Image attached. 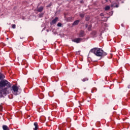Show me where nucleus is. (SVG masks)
Here are the masks:
<instances>
[{
    "instance_id": "obj_1",
    "label": "nucleus",
    "mask_w": 130,
    "mask_h": 130,
    "mask_svg": "<svg viewBox=\"0 0 130 130\" xmlns=\"http://www.w3.org/2000/svg\"><path fill=\"white\" fill-rule=\"evenodd\" d=\"M12 85L7 80H3L0 81V97L1 98L6 96L7 94H10L11 91L14 95H17L18 93L17 92L18 91V86L16 85L12 86V89L11 88ZM10 88H11L10 89Z\"/></svg>"
},
{
    "instance_id": "obj_2",
    "label": "nucleus",
    "mask_w": 130,
    "mask_h": 130,
    "mask_svg": "<svg viewBox=\"0 0 130 130\" xmlns=\"http://www.w3.org/2000/svg\"><path fill=\"white\" fill-rule=\"evenodd\" d=\"M90 52L94 53L95 55L99 57L105 56V55H107V53L105 52L103 50L99 48H94L93 49H91Z\"/></svg>"
},
{
    "instance_id": "obj_3",
    "label": "nucleus",
    "mask_w": 130,
    "mask_h": 130,
    "mask_svg": "<svg viewBox=\"0 0 130 130\" xmlns=\"http://www.w3.org/2000/svg\"><path fill=\"white\" fill-rule=\"evenodd\" d=\"M83 39L82 38H76L72 40L73 42H75L76 43H80V42H82Z\"/></svg>"
},
{
    "instance_id": "obj_4",
    "label": "nucleus",
    "mask_w": 130,
    "mask_h": 130,
    "mask_svg": "<svg viewBox=\"0 0 130 130\" xmlns=\"http://www.w3.org/2000/svg\"><path fill=\"white\" fill-rule=\"evenodd\" d=\"M57 20H58V18L55 17V19H54L51 23V25H54V24H56V22H57Z\"/></svg>"
},
{
    "instance_id": "obj_5",
    "label": "nucleus",
    "mask_w": 130,
    "mask_h": 130,
    "mask_svg": "<svg viewBox=\"0 0 130 130\" xmlns=\"http://www.w3.org/2000/svg\"><path fill=\"white\" fill-rule=\"evenodd\" d=\"M84 36H85V32H84L83 30H81L79 34V37H84Z\"/></svg>"
},
{
    "instance_id": "obj_6",
    "label": "nucleus",
    "mask_w": 130,
    "mask_h": 130,
    "mask_svg": "<svg viewBox=\"0 0 130 130\" xmlns=\"http://www.w3.org/2000/svg\"><path fill=\"white\" fill-rule=\"evenodd\" d=\"M79 23H80V20H77L73 22L72 25H73V26H76V25H78V24H79Z\"/></svg>"
},
{
    "instance_id": "obj_7",
    "label": "nucleus",
    "mask_w": 130,
    "mask_h": 130,
    "mask_svg": "<svg viewBox=\"0 0 130 130\" xmlns=\"http://www.w3.org/2000/svg\"><path fill=\"white\" fill-rule=\"evenodd\" d=\"M6 77L5 76V75L4 74L0 73V80H4Z\"/></svg>"
},
{
    "instance_id": "obj_8",
    "label": "nucleus",
    "mask_w": 130,
    "mask_h": 130,
    "mask_svg": "<svg viewBox=\"0 0 130 130\" xmlns=\"http://www.w3.org/2000/svg\"><path fill=\"white\" fill-rule=\"evenodd\" d=\"M43 9H44L43 7L41 6L40 7L38 8L37 11L40 13V12H42V11H43Z\"/></svg>"
},
{
    "instance_id": "obj_9",
    "label": "nucleus",
    "mask_w": 130,
    "mask_h": 130,
    "mask_svg": "<svg viewBox=\"0 0 130 130\" xmlns=\"http://www.w3.org/2000/svg\"><path fill=\"white\" fill-rule=\"evenodd\" d=\"M34 125L35 126L34 130H37L38 129V123L35 122L34 124Z\"/></svg>"
},
{
    "instance_id": "obj_10",
    "label": "nucleus",
    "mask_w": 130,
    "mask_h": 130,
    "mask_svg": "<svg viewBox=\"0 0 130 130\" xmlns=\"http://www.w3.org/2000/svg\"><path fill=\"white\" fill-rule=\"evenodd\" d=\"M3 128L4 130H10V129L9 128V127L6 125H4L3 126Z\"/></svg>"
},
{
    "instance_id": "obj_11",
    "label": "nucleus",
    "mask_w": 130,
    "mask_h": 130,
    "mask_svg": "<svg viewBox=\"0 0 130 130\" xmlns=\"http://www.w3.org/2000/svg\"><path fill=\"white\" fill-rule=\"evenodd\" d=\"M80 17H81V18H84V17H85V14H83V13H80L79 14Z\"/></svg>"
},
{
    "instance_id": "obj_12",
    "label": "nucleus",
    "mask_w": 130,
    "mask_h": 130,
    "mask_svg": "<svg viewBox=\"0 0 130 130\" xmlns=\"http://www.w3.org/2000/svg\"><path fill=\"white\" fill-rule=\"evenodd\" d=\"M43 15H44V13H40L39 15V18H42L43 17Z\"/></svg>"
},
{
    "instance_id": "obj_13",
    "label": "nucleus",
    "mask_w": 130,
    "mask_h": 130,
    "mask_svg": "<svg viewBox=\"0 0 130 130\" xmlns=\"http://www.w3.org/2000/svg\"><path fill=\"white\" fill-rule=\"evenodd\" d=\"M89 79L87 78H85L82 79V82H86V81H88Z\"/></svg>"
},
{
    "instance_id": "obj_14",
    "label": "nucleus",
    "mask_w": 130,
    "mask_h": 130,
    "mask_svg": "<svg viewBox=\"0 0 130 130\" xmlns=\"http://www.w3.org/2000/svg\"><path fill=\"white\" fill-rule=\"evenodd\" d=\"M110 9V7L109 6H106L105 8V11H108Z\"/></svg>"
},
{
    "instance_id": "obj_15",
    "label": "nucleus",
    "mask_w": 130,
    "mask_h": 130,
    "mask_svg": "<svg viewBox=\"0 0 130 130\" xmlns=\"http://www.w3.org/2000/svg\"><path fill=\"white\" fill-rule=\"evenodd\" d=\"M91 28H92V25H89L88 27V31H90V30H91Z\"/></svg>"
},
{
    "instance_id": "obj_16",
    "label": "nucleus",
    "mask_w": 130,
    "mask_h": 130,
    "mask_svg": "<svg viewBox=\"0 0 130 130\" xmlns=\"http://www.w3.org/2000/svg\"><path fill=\"white\" fill-rule=\"evenodd\" d=\"M57 27H61V23H58L57 24Z\"/></svg>"
},
{
    "instance_id": "obj_17",
    "label": "nucleus",
    "mask_w": 130,
    "mask_h": 130,
    "mask_svg": "<svg viewBox=\"0 0 130 130\" xmlns=\"http://www.w3.org/2000/svg\"><path fill=\"white\" fill-rule=\"evenodd\" d=\"M12 28H13V29H15L16 28V24H13Z\"/></svg>"
},
{
    "instance_id": "obj_18",
    "label": "nucleus",
    "mask_w": 130,
    "mask_h": 130,
    "mask_svg": "<svg viewBox=\"0 0 130 130\" xmlns=\"http://www.w3.org/2000/svg\"><path fill=\"white\" fill-rule=\"evenodd\" d=\"M100 16H101V17H103V16H104V15H103V13H101V14H100Z\"/></svg>"
},
{
    "instance_id": "obj_19",
    "label": "nucleus",
    "mask_w": 130,
    "mask_h": 130,
    "mask_svg": "<svg viewBox=\"0 0 130 130\" xmlns=\"http://www.w3.org/2000/svg\"><path fill=\"white\" fill-rule=\"evenodd\" d=\"M83 3H84V2L83 1H80L81 4H83Z\"/></svg>"
},
{
    "instance_id": "obj_20",
    "label": "nucleus",
    "mask_w": 130,
    "mask_h": 130,
    "mask_svg": "<svg viewBox=\"0 0 130 130\" xmlns=\"http://www.w3.org/2000/svg\"><path fill=\"white\" fill-rule=\"evenodd\" d=\"M86 21H89V18H86Z\"/></svg>"
},
{
    "instance_id": "obj_21",
    "label": "nucleus",
    "mask_w": 130,
    "mask_h": 130,
    "mask_svg": "<svg viewBox=\"0 0 130 130\" xmlns=\"http://www.w3.org/2000/svg\"><path fill=\"white\" fill-rule=\"evenodd\" d=\"M50 6H51V4L49 5L47 7H50Z\"/></svg>"
},
{
    "instance_id": "obj_22",
    "label": "nucleus",
    "mask_w": 130,
    "mask_h": 130,
    "mask_svg": "<svg viewBox=\"0 0 130 130\" xmlns=\"http://www.w3.org/2000/svg\"><path fill=\"white\" fill-rule=\"evenodd\" d=\"M116 8H118V5H116Z\"/></svg>"
},
{
    "instance_id": "obj_23",
    "label": "nucleus",
    "mask_w": 130,
    "mask_h": 130,
    "mask_svg": "<svg viewBox=\"0 0 130 130\" xmlns=\"http://www.w3.org/2000/svg\"><path fill=\"white\" fill-rule=\"evenodd\" d=\"M87 27H88V24L86 25V28H87Z\"/></svg>"
},
{
    "instance_id": "obj_24",
    "label": "nucleus",
    "mask_w": 130,
    "mask_h": 130,
    "mask_svg": "<svg viewBox=\"0 0 130 130\" xmlns=\"http://www.w3.org/2000/svg\"><path fill=\"white\" fill-rule=\"evenodd\" d=\"M122 27H123V24H121Z\"/></svg>"
},
{
    "instance_id": "obj_25",
    "label": "nucleus",
    "mask_w": 130,
    "mask_h": 130,
    "mask_svg": "<svg viewBox=\"0 0 130 130\" xmlns=\"http://www.w3.org/2000/svg\"><path fill=\"white\" fill-rule=\"evenodd\" d=\"M49 30H48V29H47V32H49Z\"/></svg>"
},
{
    "instance_id": "obj_26",
    "label": "nucleus",
    "mask_w": 130,
    "mask_h": 130,
    "mask_svg": "<svg viewBox=\"0 0 130 130\" xmlns=\"http://www.w3.org/2000/svg\"><path fill=\"white\" fill-rule=\"evenodd\" d=\"M23 38H20V39H23Z\"/></svg>"
},
{
    "instance_id": "obj_27",
    "label": "nucleus",
    "mask_w": 130,
    "mask_h": 130,
    "mask_svg": "<svg viewBox=\"0 0 130 130\" xmlns=\"http://www.w3.org/2000/svg\"><path fill=\"white\" fill-rule=\"evenodd\" d=\"M106 2H107V0H106Z\"/></svg>"
}]
</instances>
